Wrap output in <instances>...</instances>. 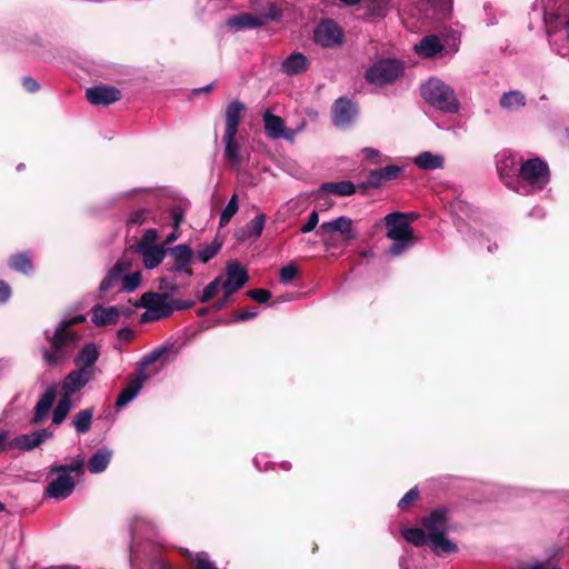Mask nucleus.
I'll use <instances>...</instances> for the list:
<instances>
[{
  "instance_id": "obj_26",
  "label": "nucleus",
  "mask_w": 569,
  "mask_h": 569,
  "mask_svg": "<svg viewBox=\"0 0 569 569\" xmlns=\"http://www.w3.org/2000/svg\"><path fill=\"white\" fill-rule=\"evenodd\" d=\"M136 251L141 256L146 269L157 268L167 253L166 247L136 248Z\"/></svg>"
},
{
  "instance_id": "obj_47",
  "label": "nucleus",
  "mask_w": 569,
  "mask_h": 569,
  "mask_svg": "<svg viewBox=\"0 0 569 569\" xmlns=\"http://www.w3.org/2000/svg\"><path fill=\"white\" fill-rule=\"evenodd\" d=\"M196 567L194 569H218L216 565L210 561L209 556L206 552H199L193 559Z\"/></svg>"
},
{
  "instance_id": "obj_1",
  "label": "nucleus",
  "mask_w": 569,
  "mask_h": 569,
  "mask_svg": "<svg viewBox=\"0 0 569 569\" xmlns=\"http://www.w3.org/2000/svg\"><path fill=\"white\" fill-rule=\"evenodd\" d=\"M84 321L83 315L64 316L52 335L48 330L44 332L50 346L43 349L42 357L48 365H59L72 356L81 340V335L73 329V326Z\"/></svg>"
},
{
  "instance_id": "obj_12",
  "label": "nucleus",
  "mask_w": 569,
  "mask_h": 569,
  "mask_svg": "<svg viewBox=\"0 0 569 569\" xmlns=\"http://www.w3.org/2000/svg\"><path fill=\"white\" fill-rule=\"evenodd\" d=\"M226 273L227 280L222 284L224 290V297L223 300L220 303H218L217 309L223 308V306L228 302L231 295L238 291L240 288H242L249 279L246 269L236 261L228 263Z\"/></svg>"
},
{
  "instance_id": "obj_61",
  "label": "nucleus",
  "mask_w": 569,
  "mask_h": 569,
  "mask_svg": "<svg viewBox=\"0 0 569 569\" xmlns=\"http://www.w3.org/2000/svg\"><path fill=\"white\" fill-rule=\"evenodd\" d=\"M133 337V331L129 328H122L118 331V338L120 340L129 341Z\"/></svg>"
},
{
  "instance_id": "obj_62",
  "label": "nucleus",
  "mask_w": 569,
  "mask_h": 569,
  "mask_svg": "<svg viewBox=\"0 0 569 569\" xmlns=\"http://www.w3.org/2000/svg\"><path fill=\"white\" fill-rule=\"evenodd\" d=\"M179 232H178V229H174L172 232H170L167 238H166V243L164 244H170L172 243L173 241H176L178 238H179Z\"/></svg>"
},
{
  "instance_id": "obj_17",
  "label": "nucleus",
  "mask_w": 569,
  "mask_h": 569,
  "mask_svg": "<svg viewBox=\"0 0 569 569\" xmlns=\"http://www.w3.org/2000/svg\"><path fill=\"white\" fill-rule=\"evenodd\" d=\"M51 437L52 432L49 431L48 429H40L31 433L21 435L13 438L12 440L9 439L10 449L30 451L39 447L41 443H43L47 439Z\"/></svg>"
},
{
  "instance_id": "obj_57",
  "label": "nucleus",
  "mask_w": 569,
  "mask_h": 569,
  "mask_svg": "<svg viewBox=\"0 0 569 569\" xmlns=\"http://www.w3.org/2000/svg\"><path fill=\"white\" fill-rule=\"evenodd\" d=\"M257 315H258L257 310L239 311L234 315V319L239 320V321H247V320L253 319L254 317H257Z\"/></svg>"
},
{
  "instance_id": "obj_51",
  "label": "nucleus",
  "mask_w": 569,
  "mask_h": 569,
  "mask_svg": "<svg viewBox=\"0 0 569 569\" xmlns=\"http://www.w3.org/2000/svg\"><path fill=\"white\" fill-rule=\"evenodd\" d=\"M380 169L372 170L366 181L367 187L377 188L383 182Z\"/></svg>"
},
{
  "instance_id": "obj_40",
  "label": "nucleus",
  "mask_w": 569,
  "mask_h": 569,
  "mask_svg": "<svg viewBox=\"0 0 569 569\" xmlns=\"http://www.w3.org/2000/svg\"><path fill=\"white\" fill-rule=\"evenodd\" d=\"M238 196L233 194L221 212L219 221L220 227L227 226L232 219V217L238 212Z\"/></svg>"
},
{
  "instance_id": "obj_33",
  "label": "nucleus",
  "mask_w": 569,
  "mask_h": 569,
  "mask_svg": "<svg viewBox=\"0 0 569 569\" xmlns=\"http://www.w3.org/2000/svg\"><path fill=\"white\" fill-rule=\"evenodd\" d=\"M321 190L338 196H351L356 192V187L351 181L343 180L338 182H327L321 186Z\"/></svg>"
},
{
  "instance_id": "obj_38",
  "label": "nucleus",
  "mask_w": 569,
  "mask_h": 569,
  "mask_svg": "<svg viewBox=\"0 0 569 569\" xmlns=\"http://www.w3.org/2000/svg\"><path fill=\"white\" fill-rule=\"evenodd\" d=\"M141 283V271L123 272L120 292H133Z\"/></svg>"
},
{
  "instance_id": "obj_45",
  "label": "nucleus",
  "mask_w": 569,
  "mask_h": 569,
  "mask_svg": "<svg viewBox=\"0 0 569 569\" xmlns=\"http://www.w3.org/2000/svg\"><path fill=\"white\" fill-rule=\"evenodd\" d=\"M83 461L82 460H76L70 465H60L52 467V471H62L63 473L70 475L72 472L79 473L82 471Z\"/></svg>"
},
{
  "instance_id": "obj_64",
  "label": "nucleus",
  "mask_w": 569,
  "mask_h": 569,
  "mask_svg": "<svg viewBox=\"0 0 569 569\" xmlns=\"http://www.w3.org/2000/svg\"><path fill=\"white\" fill-rule=\"evenodd\" d=\"M532 216L537 214V216H543V212L541 209L539 208H535L531 212Z\"/></svg>"
},
{
  "instance_id": "obj_54",
  "label": "nucleus",
  "mask_w": 569,
  "mask_h": 569,
  "mask_svg": "<svg viewBox=\"0 0 569 569\" xmlns=\"http://www.w3.org/2000/svg\"><path fill=\"white\" fill-rule=\"evenodd\" d=\"M172 226L174 229H179L180 223L183 220V212L180 208H173L171 211Z\"/></svg>"
},
{
  "instance_id": "obj_63",
  "label": "nucleus",
  "mask_w": 569,
  "mask_h": 569,
  "mask_svg": "<svg viewBox=\"0 0 569 569\" xmlns=\"http://www.w3.org/2000/svg\"><path fill=\"white\" fill-rule=\"evenodd\" d=\"M527 569H548V568L545 563L537 562V563L529 566ZM551 569H560V568L555 566Z\"/></svg>"
},
{
  "instance_id": "obj_13",
  "label": "nucleus",
  "mask_w": 569,
  "mask_h": 569,
  "mask_svg": "<svg viewBox=\"0 0 569 569\" xmlns=\"http://www.w3.org/2000/svg\"><path fill=\"white\" fill-rule=\"evenodd\" d=\"M170 258L173 260L172 264L167 263L166 269L174 273H183L188 278L192 276V270L189 268L192 261L193 252L188 244L181 243L167 250Z\"/></svg>"
},
{
  "instance_id": "obj_18",
  "label": "nucleus",
  "mask_w": 569,
  "mask_h": 569,
  "mask_svg": "<svg viewBox=\"0 0 569 569\" xmlns=\"http://www.w3.org/2000/svg\"><path fill=\"white\" fill-rule=\"evenodd\" d=\"M86 97L88 101L92 104H103L108 106L113 102H117L121 98L120 91L110 86H96L88 88L86 90Z\"/></svg>"
},
{
  "instance_id": "obj_55",
  "label": "nucleus",
  "mask_w": 569,
  "mask_h": 569,
  "mask_svg": "<svg viewBox=\"0 0 569 569\" xmlns=\"http://www.w3.org/2000/svg\"><path fill=\"white\" fill-rule=\"evenodd\" d=\"M22 86L29 92H36L39 89L38 82L31 77H24L22 79Z\"/></svg>"
},
{
  "instance_id": "obj_46",
  "label": "nucleus",
  "mask_w": 569,
  "mask_h": 569,
  "mask_svg": "<svg viewBox=\"0 0 569 569\" xmlns=\"http://www.w3.org/2000/svg\"><path fill=\"white\" fill-rule=\"evenodd\" d=\"M150 217V211L147 209H138L130 213L128 218L129 224H141L147 221Z\"/></svg>"
},
{
  "instance_id": "obj_2",
  "label": "nucleus",
  "mask_w": 569,
  "mask_h": 569,
  "mask_svg": "<svg viewBox=\"0 0 569 569\" xmlns=\"http://www.w3.org/2000/svg\"><path fill=\"white\" fill-rule=\"evenodd\" d=\"M421 525L428 538V546L433 553L446 556L458 551L457 545L446 537L449 530L446 509L439 508L431 511L422 519Z\"/></svg>"
},
{
  "instance_id": "obj_25",
  "label": "nucleus",
  "mask_w": 569,
  "mask_h": 569,
  "mask_svg": "<svg viewBox=\"0 0 569 569\" xmlns=\"http://www.w3.org/2000/svg\"><path fill=\"white\" fill-rule=\"evenodd\" d=\"M267 17L256 16L251 13H241L228 19L227 24L236 30L253 29L262 26Z\"/></svg>"
},
{
  "instance_id": "obj_44",
  "label": "nucleus",
  "mask_w": 569,
  "mask_h": 569,
  "mask_svg": "<svg viewBox=\"0 0 569 569\" xmlns=\"http://www.w3.org/2000/svg\"><path fill=\"white\" fill-rule=\"evenodd\" d=\"M219 287H220V278H216L203 289L202 295L200 297V301L208 302L209 300H211L213 298V296L217 293Z\"/></svg>"
},
{
  "instance_id": "obj_58",
  "label": "nucleus",
  "mask_w": 569,
  "mask_h": 569,
  "mask_svg": "<svg viewBox=\"0 0 569 569\" xmlns=\"http://www.w3.org/2000/svg\"><path fill=\"white\" fill-rule=\"evenodd\" d=\"M439 1V11L443 16H449L452 10V0H438Z\"/></svg>"
},
{
  "instance_id": "obj_27",
  "label": "nucleus",
  "mask_w": 569,
  "mask_h": 569,
  "mask_svg": "<svg viewBox=\"0 0 569 569\" xmlns=\"http://www.w3.org/2000/svg\"><path fill=\"white\" fill-rule=\"evenodd\" d=\"M244 110L243 103L236 100L232 101L228 107L226 111V132L230 136H236L238 131V126L241 120V113Z\"/></svg>"
},
{
  "instance_id": "obj_19",
  "label": "nucleus",
  "mask_w": 569,
  "mask_h": 569,
  "mask_svg": "<svg viewBox=\"0 0 569 569\" xmlns=\"http://www.w3.org/2000/svg\"><path fill=\"white\" fill-rule=\"evenodd\" d=\"M93 375L86 369H79L71 371L62 381L63 395L71 397L77 391L81 390L91 381Z\"/></svg>"
},
{
  "instance_id": "obj_11",
  "label": "nucleus",
  "mask_w": 569,
  "mask_h": 569,
  "mask_svg": "<svg viewBox=\"0 0 569 569\" xmlns=\"http://www.w3.org/2000/svg\"><path fill=\"white\" fill-rule=\"evenodd\" d=\"M313 40L322 48H335L343 42V31L337 22L326 19L315 28Z\"/></svg>"
},
{
  "instance_id": "obj_7",
  "label": "nucleus",
  "mask_w": 569,
  "mask_h": 569,
  "mask_svg": "<svg viewBox=\"0 0 569 569\" xmlns=\"http://www.w3.org/2000/svg\"><path fill=\"white\" fill-rule=\"evenodd\" d=\"M403 72V66L396 59H381L365 73L366 80L373 86L383 87L395 82Z\"/></svg>"
},
{
  "instance_id": "obj_9",
  "label": "nucleus",
  "mask_w": 569,
  "mask_h": 569,
  "mask_svg": "<svg viewBox=\"0 0 569 569\" xmlns=\"http://www.w3.org/2000/svg\"><path fill=\"white\" fill-rule=\"evenodd\" d=\"M340 233L345 240H352L356 234L352 233V220L347 216H340L331 221L322 222L317 230L327 248L333 246V236Z\"/></svg>"
},
{
  "instance_id": "obj_21",
  "label": "nucleus",
  "mask_w": 569,
  "mask_h": 569,
  "mask_svg": "<svg viewBox=\"0 0 569 569\" xmlns=\"http://www.w3.org/2000/svg\"><path fill=\"white\" fill-rule=\"evenodd\" d=\"M99 356L100 352L96 343H86L74 358V365L77 368L86 369L87 371H90L91 375H94V365L98 361Z\"/></svg>"
},
{
  "instance_id": "obj_10",
  "label": "nucleus",
  "mask_w": 569,
  "mask_h": 569,
  "mask_svg": "<svg viewBox=\"0 0 569 569\" xmlns=\"http://www.w3.org/2000/svg\"><path fill=\"white\" fill-rule=\"evenodd\" d=\"M263 127L266 134L273 140L284 139L289 142H293L296 136L303 130L305 121L297 129H288L284 120L279 116L271 113L269 110L262 114Z\"/></svg>"
},
{
  "instance_id": "obj_37",
  "label": "nucleus",
  "mask_w": 569,
  "mask_h": 569,
  "mask_svg": "<svg viewBox=\"0 0 569 569\" xmlns=\"http://www.w3.org/2000/svg\"><path fill=\"white\" fill-rule=\"evenodd\" d=\"M9 266L11 269L24 274H29L33 270L32 262L27 253H17L12 256L9 260Z\"/></svg>"
},
{
  "instance_id": "obj_14",
  "label": "nucleus",
  "mask_w": 569,
  "mask_h": 569,
  "mask_svg": "<svg viewBox=\"0 0 569 569\" xmlns=\"http://www.w3.org/2000/svg\"><path fill=\"white\" fill-rule=\"evenodd\" d=\"M51 472L57 473V477L48 483L46 493L56 500L68 498L74 489V479L62 471L51 470Z\"/></svg>"
},
{
  "instance_id": "obj_35",
  "label": "nucleus",
  "mask_w": 569,
  "mask_h": 569,
  "mask_svg": "<svg viewBox=\"0 0 569 569\" xmlns=\"http://www.w3.org/2000/svg\"><path fill=\"white\" fill-rule=\"evenodd\" d=\"M72 408L71 397L62 395L52 412V422L61 425Z\"/></svg>"
},
{
  "instance_id": "obj_6",
  "label": "nucleus",
  "mask_w": 569,
  "mask_h": 569,
  "mask_svg": "<svg viewBox=\"0 0 569 569\" xmlns=\"http://www.w3.org/2000/svg\"><path fill=\"white\" fill-rule=\"evenodd\" d=\"M137 306L146 309L140 316V322L143 323L164 319L173 311L166 293L147 292L141 296Z\"/></svg>"
},
{
  "instance_id": "obj_36",
  "label": "nucleus",
  "mask_w": 569,
  "mask_h": 569,
  "mask_svg": "<svg viewBox=\"0 0 569 569\" xmlns=\"http://www.w3.org/2000/svg\"><path fill=\"white\" fill-rule=\"evenodd\" d=\"M93 410L84 409L78 412L73 420L72 426L79 433H86L90 430L92 423Z\"/></svg>"
},
{
  "instance_id": "obj_52",
  "label": "nucleus",
  "mask_w": 569,
  "mask_h": 569,
  "mask_svg": "<svg viewBox=\"0 0 569 569\" xmlns=\"http://www.w3.org/2000/svg\"><path fill=\"white\" fill-rule=\"evenodd\" d=\"M297 274L295 266L288 264L280 269V280L283 283L290 282Z\"/></svg>"
},
{
  "instance_id": "obj_48",
  "label": "nucleus",
  "mask_w": 569,
  "mask_h": 569,
  "mask_svg": "<svg viewBox=\"0 0 569 569\" xmlns=\"http://www.w3.org/2000/svg\"><path fill=\"white\" fill-rule=\"evenodd\" d=\"M380 171H381V176L383 177V180L390 181L400 176V173L402 172V168L399 166L392 164V166H387L385 168H380Z\"/></svg>"
},
{
  "instance_id": "obj_23",
  "label": "nucleus",
  "mask_w": 569,
  "mask_h": 569,
  "mask_svg": "<svg viewBox=\"0 0 569 569\" xmlns=\"http://www.w3.org/2000/svg\"><path fill=\"white\" fill-rule=\"evenodd\" d=\"M121 311L117 307L96 306L92 309L91 320L97 327L116 325Z\"/></svg>"
},
{
  "instance_id": "obj_15",
  "label": "nucleus",
  "mask_w": 569,
  "mask_h": 569,
  "mask_svg": "<svg viewBox=\"0 0 569 569\" xmlns=\"http://www.w3.org/2000/svg\"><path fill=\"white\" fill-rule=\"evenodd\" d=\"M357 106L345 98H339L332 108V121L336 127L348 128L357 117Z\"/></svg>"
},
{
  "instance_id": "obj_43",
  "label": "nucleus",
  "mask_w": 569,
  "mask_h": 569,
  "mask_svg": "<svg viewBox=\"0 0 569 569\" xmlns=\"http://www.w3.org/2000/svg\"><path fill=\"white\" fill-rule=\"evenodd\" d=\"M220 244L219 243H211L209 246H207L206 248H203L202 250H200L198 252V258L201 262L203 263H207L208 261H210L213 257L217 256V253L219 252L220 250Z\"/></svg>"
},
{
  "instance_id": "obj_8",
  "label": "nucleus",
  "mask_w": 569,
  "mask_h": 569,
  "mask_svg": "<svg viewBox=\"0 0 569 569\" xmlns=\"http://www.w3.org/2000/svg\"><path fill=\"white\" fill-rule=\"evenodd\" d=\"M519 178L531 188L541 190L549 182L548 166L540 159H529L521 163Z\"/></svg>"
},
{
  "instance_id": "obj_20",
  "label": "nucleus",
  "mask_w": 569,
  "mask_h": 569,
  "mask_svg": "<svg viewBox=\"0 0 569 569\" xmlns=\"http://www.w3.org/2000/svg\"><path fill=\"white\" fill-rule=\"evenodd\" d=\"M521 166V158L510 151H503L498 154L497 169L500 173L501 179L507 186H509V178H512Z\"/></svg>"
},
{
  "instance_id": "obj_42",
  "label": "nucleus",
  "mask_w": 569,
  "mask_h": 569,
  "mask_svg": "<svg viewBox=\"0 0 569 569\" xmlns=\"http://www.w3.org/2000/svg\"><path fill=\"white\" fill-rule=\"evenodd\" d=\"M361 156L372 164H380L386 161V157L378 149L366 147L360 150Z\"/></svg>"
},
{
  "instance_id": "obj_31",
  "label": "nucleus",
  "mask_w": 569,
  "mask_h": 569,
  "mask_svg": "<svg viewBox=\"0 0 569 569\" xmlns=\"http://www.w3.org/2000/svg\"><path fill=\"white\" fill-rule=\"evenodd\" d=\"M442 50V46L437 36H427L415 44V51L423 58L433 57Z\"/></svg>"
},
{
  "instance_id": "obj_49",
  "label": "nucleus",
  "mask_w": 569,
  "mask_h": 569,
  "mask_svg": "<svg viewBox=\"0 0 569 569\" xmlns=\"http://www.w3.org/2000/svg\"><path fill=\"white\" fill-rule=\"evenodd\" d=\"M318 223H319V214H318L317 210H313L310 212L307 222L301 227L300 231L302 233L311 232L316 229Z\"/></svg>"
},
{
  "instance_id": "obj_5",
  "label": "nucleus",
  "mask_w": 569,
  "mask_h": 569,
  "mask_svg": "<svg viewBox=\"0 0 569 569\" xmlns=\"http://www.w3.org/2000/svg\"><path fill=\"white\" fill-rule=\"evenodd\" d=\"M166 352V348H158L142 358L138 369V375L132 378L128 386L119 393L116 400L117 407L127 406L138 396L143 383L150 378V375L147 372V367L158 361Z\"/></svg>"
},
{
  "instance_id": "obj_22",
  "label": "nucleus",
  "mask_w": 569,
  "mask_h": 569,
  "mask_svg": "<svg viewBox=\"0 0 569 569\" xmlns=\"http://www.w3.org/2000/svg\"><path fill=\"white\" fill-rule=\"evenodd\" d=\"M266 220H267V217L264 213H262V212L258 213L244 227L238 229L234 232V237L239 241L257 240L263 231Z\"/></svg>"
},
{
  "instance_id": "obj_50",
  "label": "nucleus",
  "mask_w": 569,
  "mask_h": 569,
  "mask_svg": "<svg viewBox=\"0 0 569 569\" xmlns=\"http://www.w3.org/2000/svg\"><path fill=\"white\" fill-rule=\"evenodd\" d=\"M247 295H248L251 299H253V300H256V301H258V302H260V303H264V302H267V301L270 299V297H271L270 291H268V290H266V289H253V290H249V291L247 292Z\"/></svg>"
},
{
  "instance_id": "obj_32",
  "label": "nucleus",
  "mask_w": 569,
  "mask_h": 569,
  "mask_svg": "<svg viewBox=\"0 0 569 569\" xmlns=\"http://www.w3.org/2000/svg\"><path fill=\"white\" fill-rule=\"evenodd\" d=\"M526 106V97L518 90L505 92L500 98V107L507 111L515 112Z\"/></svg>"
},
{
  "instance_id": "obj_29",
  "label": "nucleus",
  "mask_w": 569,
  "mask_h": 569,
  "mask_svg": "<svg viewBox=\"0 0 569 569\" xmlns=\"http://www.w3.org/2000/svg\"><path fill=\"white\" fill-rule=\"evenodd\" d=\"M413 163L422 170H436L443 167L445 158L430 151H423L415 157Z\"/></svg>"
},
{
  "instance_id": "obj_4",
  "label": "nucleus",
  "mask_w": 569,
  "mask_h": 569,
  "mask_svg": "<svg viewBox=\"0 0 569 569\" xmlns=\"http://www.w3.org/2000/svg\"><path fill=\"white\" fill-rule=\"evenodd\" d=\"M387 237L392 241L389 248L391 256H400L415 243V237L408 216L401 212H392L385 218Z\"/></svg>"
},
{
  "instance_id": "obj_59",
  "label": "nucleus",
  "mask_w": 569,
  "mask_h": 569,
  "mask_svg": "<svg viewBox=\"0 0 569 569\" xmlns=\"http://www.w3.org/2000/svg\"><path fill=\"white\" fill-rule=\"evenodd\" d=\"M10 450L8 432H0V452Z\"/></svg>"
},
{
  "instance_id": "obj_28",
  "label": "nucleus",
  "mask_w": 569,
  "mask_h": 569,
  "mask_svg": "<svg viewBox=\"0 0 569 569\" xmlns=\"http://www.w3.org/2000/svg\"><path fill=\"white\" fill-rule=\"evenodd\" d=\"M56 400V390L53 388H48L38 400L34 408L33 422L39 423L43 420V418L48 415L51 409L53 402Z\"/></svg>"
},
{
  "instance_id": "obj_39",
  "label": "nucleus",
  "mask_w": 569,
  "mask_h": 569,
  "mask_svg": "<svg viewBox=\"0 0 569 569\" xmlns=\"http://www.w3.org/2000/svg\"><path fill=\"white\" fill-rule=\"evenodd\" d=\"M403 538L412 543L416 547H421L428 543V538L423 527L420 528H410L402 531Z\"/></svg>"
},
{
  "instance_id": "obj_34",
  "label": "nucleus",
  "mask_w": 569,
  "mask_h": 569,
  "mask_svg": "<svg viewBox=\"0 0 569 569\" xmlns=\"http://www.w3.org/2000/svg\"><path fill=\"white\" fill-rule=\"evenodd\" d=\"M223 143L224 156L227 160L230 161L232 164H239L241 162L240 146L236 141V136L229 137V133H224Z\"/></svg>"
},
{
  "instance_id": "obj_53",
  "label": "nucleus",
  "mask_w": 569,
  "mask_h": 569,
  "mask_svg": "<svg viewBox=\"0 0 569 569\" xmlns=\"http://www.w3.org/2000/svg\"><path fill=\"white\" fill-rule=\"evenodd\" d=\"M419 496V492L417 490V488H412L410 489L400 500H399V508H405L409 505H411L413 501L417 500Z\"/></svg>"
},
{
  "instance_id": "obj_3",
  "label": "nucleus",
  "mask_w": 569,
  "mask_h": 569,
  "mask_svg": "<svg viewBox=\"0 0 569 569\" xmlns=\"http://www.w3.org/2000/svg\"><path fill=\"white\" fill-rule=\"evenodd\" d=\"M421 96L433 108L445 113H457L460 102L455 90L437 78H430L421 86Z\"/></svg>"
},
{
  "instance_id": "obj_60",
  "label": "nucleus",
  "mask_w": 569,
  "mask_h": 569,
  "mask_svg": "<svg viewBox=\"0 0 569 569\" xmlns=\"http://www.w3.org/2000/svg\"><path fill=\"white\" fill-rule=\"evenodd\" d=\"M160 289H166V290H170V291H174L177 289V286L173 283L172 280H170L169 278H161L160 279Z\"/></svg>"
},
{
  "instance_id": "obj_24",
  "label": "nucleus",
  "mask_w": 569,
  "mask_h": 569,
  "mask_svg": "<svg viewBox=\"0 0 569 569\" xmlns=\"http://www.w3.org/2000/svg\"><path fill=\"white\" fill-rule=\"evenodd\" d=\"M309 68L308 58L300 53L293 52L288 56L281 63V71L287 76H297L305 72Z\"/></svg>"
},
{
  "instance_id": "obj_16",
  "label": "nucleus",
  "mask_w": 569,
  "mask_h": 569,
  "mask_svg": "<svg viewBox=\"0 0 569 569\" xmlns=\"http://www.w3.org/2000/svg\"><path fill=\"white\" fill-rule=\"evenodd\" d=\"M132 268L130 260L122 258L120 259L107 273L104 279L99 286L101 292H107L111 289H117L120 292L123 272H129Z\"/></svg>"
},
{
  "instance_id": "obj_41",
  "label": "nucleus",
  "mask_w": 569,
  "mask_h": 569,
  "mask_svg": "<svg viewBox=\"0 0 569 569\" xmlns=\"http://www.w3.org/2000/svg\"><path fill=\"white\" fill-rule=\"evenodd\" d=\"M158 238L159 234L156 229H147L138 241L136 248L164 247V244L157 243Z\"/></svg>"
},
{
  "instance_id": "obj_30",
  "label": "nucleus",
  "mask_w": 569,
  "mask_h": 569,
  "mask_svg": "<svg viewBox=\"0 0 569 569\" xmlns=\"http://www.w3.org/2000/svg\"><path fill=\"white\" fill-rule=\"evenodd\" d=\"M112 457V451L108 448L97 450L89 459L88 468L91 473H100L107 469Z\"/></svg>"
},
{
  "instance_id": "obj_56",
  "label": "nucleus",
  "mask_w": 569,
  "mask_h": 569,
  "mask_svg": "<svg viewBox=\"0 0 569 569\" xmlns=\"http://www.w3.org/2000/svg\"><path fill=\"white\" fill-rule=\"evenodd\" d=\"M11 296V289L4 281H0V303L9 300Z\"/></svg>"
}]
</instances>
